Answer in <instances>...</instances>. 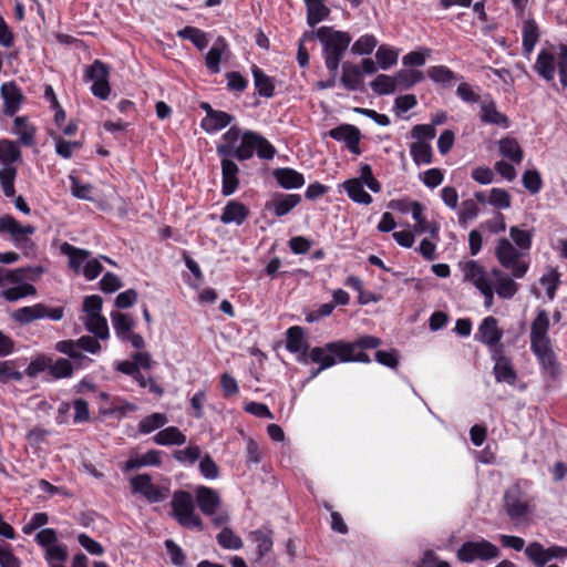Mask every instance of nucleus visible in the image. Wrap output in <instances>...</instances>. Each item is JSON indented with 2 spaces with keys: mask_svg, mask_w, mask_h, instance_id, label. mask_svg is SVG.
<instances>
[{
  "mask_svg": "<svg viewBox=\"0 0 567 567\" xmlns=\"http://www.w3.org/2000/svg\"><path fill=\"white\" fill-rule=\"evenodd\" d=\"M351 347L344 341H333L323 347H315L310 350L309 359L318 363L321 369L333 367L337 361L347 362L351 357Z\"/></svg>",
  "mask_w": 567,
  "mask_h": 567,
  "instance_id": "obj_7",
  "label": "nucleus"
},
{
  "mask_svg": "<svg viewBox=\"0 0 567 567\" xmlns=\"http://www.w3.org/2000/svg\"><path fill=\"white\" fill-rule=\"evenodd\" d=\"M7 226L8 228L6 233L11 236L18 247L27 248L29 245L33 246L32 241L28 238L35 231V228L32 225L23 226L11 216Z\"/></svg>",
  "mask_w": 567,
  "mask_h": 567,
  "instance_id": "obj_28",
  "label": "nucleus"
},
{
  "mask_svg": "<svg viewBox=\"0 0 567 567\" xmlns=\"http://www.w3.org/2000/svg\"><path fill=\"white\" fill-rule=\"evenodd\" d=\"M251 537L257 545V551L260 558L271 550L272 539L270 534L264 533L261 530H255L251 533Z\"/></svg>",
  "mask_w": 567,
  "mask_h": 567,
  "instance_id": "obj_61",
  "label": "nucleus"
},
{
  "mask_svg": "<svg viewBox=\"0 0 567 567\" xmlns=\"http://www.w3.org/2000/svg\"><path fill=\"white\" fill-rule=\"evenodd\" d=\"M153 441L163 446L183 445L186 443V436L176 426H168L157 432Z\"/></svg>",
  "mask_w": 567,
  "mask_h": 567,
  "instance_id": "obj_35",
  "label": "nucleus"
},
{
  "mask_svg": "<svg viewBox=\"0 0 567 567\" xmlns=\"http://www.w3.org/2000/svg\"><path fill=\"white\" fill-rule=\"evenodd\" d=\"M410 154L416 165L431 164L433 151L427 142L415 141L410 145Z\"/></svg>",
  "mask_w": 567,
  "mask_h": 567,
  "instance_id": "obj_43",
  "label": "nucleus"
},
{
  "mask_svg": "<svg viewBox=\"0 0 567 567\" xmlns=\"http://www.w3.org/2000/svg\"><path fill=\"white\" fill-rule=\"evenodd\" d=\"M480 208L473 199H466L462 203L458 212V223L461 226L466 227L470 220L478 216Z\"/></svg>",
  "mask_w": 567,
  "mask_h": 567,
  "instance_id": "obj_57",
  "label": "nucleus"
},
{
  "mask_svg": "<svg viewBox=\"0 0 567 567\" xmlns=\"http://www.w3.org/2000/svg\"><path fill=\"white\" fill-rule=\"evenodd\" d=\"M173 517L184 528H203L200 517L195 513L193 496L185 491H177L172 498Z\"/></svg>",
  "mask_w": 567,
  "mask_h": 567,
  "instance_id": "obj_6",
  "label": "nucleus"
},
{
  "mask_svg": "<svg viewBox=\"0 0 567 567\" xmlns=\"http://www.w3.org/2000/svg\"><path fill=\"white\" fill-rule=\"evenodd\" d=\"M73 370L72 363L68 359L60 358L55 362L50 359L49 372L54 379L70 378Z\"/></svg>",
  "mask_w": 567,
  "mask_h": 567,
  "instance_id": "obj_55",
  "label": "nucleus"
},
{
  "mask_svg": "<svg viewBox=\"0 0 567 567\" xmlns=\"http://www.w3.org/2000/svg\"><path fill=\"white\" fill-rule=\"evenodd\" d=\"M522 182L524 187L532 194H537L543 186L540 174L535 169L526 171L523 174Z\"/></svg>",
  "mask_w": 567,
  "mask_h": 567,
  "instance_id": "obj_62",
  "label": "nucleus"
},
{
  "mask_svg": "<svg viewBox=\"0 0 567 567\" xmlns=\"http://www.w3.org/2000/svg\"><path fill=\"white\" fill-rule=\"evenodd\" d=\"M488 203L501 209H507L511 207L512 199L507 190L502 188H492L489 192Z\"/></svg>",
  "mask_w": 567,
  "mask_h": 567,
  "instance_id": "obj_60",
  "label": "nucleus"
},
{
  "mask_svg": "<svg viewBox=\"0 0 567 567\" xmlns=\"http://www.w3.org/2000/svg\"><path fill=\"white\" fill-rule=\"evenodd\" d=\"M498 556V547L484 538L465 542L456 551L457 559L467 564L475 560L487 561Z\"/></svg>",
  "mask_w": 567,
  "mask_h": 567,
  "instance_id": "obj_8",
  "label": "nucleus"
},
{
  "mask_svg": "<svg viewBox=\"0 0 567 567\" xmlns=\"http://www.w3.org/2000/svg\"><path fill=\"white\" fill-rule=\"evenodd\" d=\"M55 350L60 353L66 354L79 365H83L84 362H91V360L82 353L83 350L78 346L76 342H74V340H62L56 342Z\"/></svg>",
  "mask_w": 567,
  "mask_h": 567,
  "instance_id": "obj_39",
  "label": "nucleus"
},
{
  "mask_svg": "<svg viewBox=\"0 0 567 567\" xmlns=\"http://www.w3.org/2000/svg\"><path fill=\"white\" fill-rule=\"evenodd\" d=\"M423 184L429 188H435L442 184L444 174L440 168H430L420 175Z\"/></svg>",
  "mask_w": 567,
  "mask_h": 567,
  "instance_id": "obj_64",
  "label": "nucleus"
},
{
  "mask_svg": "<svg viewBox=\"0 0 567 567\" xmlns=\"http://www.w3.org/2000/svg\"><path fill=\"white\" fill-rule=\"evenodd\" d=\"M249 216V209L237 200H229L223 209L220 221L225 225H241Z\"/></svg>",
  "mask_w": 567,
  "mask_h": 567,
  "instance_id": "obj_29",
  "label": "nucleus"
},
{
  "mask_svg": "<svg viewBox=\"0 0 567 567\" xmlns=\"http://www.w3.org/2000/svg\"><path fill=\"white\" fill-rule=\"evenodd\" d=\"M114 331L116 336L122 340L126 341V337L132 332L134 326L133 319L125 313L113 311L111 313Z\"/></svg>",
  "mask_w": 567,
  "mask_h": 567,
  "instance_id": "obj_41",
  "label": "nucleus"
},
{
  "mask_svg": "<svg viewBox=\"0 0 567 567\" xmlns=\"http://www.w3.org/2000/svg\"><path fill=\"white\" fill-rule=\"evenodd\" d=\"M13 133L21 145L31 147L35 144L37 127L28 116L14 117Z\"/></svg>",
  "mask_w": 567,
  "mask_h": 567,
  "instance_id": "obj_24",
  "label": "nucleus"
},
{
  "mask_svg": "<svg viewBox=\"0 0 567 567\" xmlns=\"http://www.w3.org/2000/svg\"><path fill=\"white\" fill-rule=\"evenodd\" d=\"M340 81L346 89L350 91L358 90L362 83L361 70L351 62H344Z\"/></svg>",
  "mask_w": 567,
  "mask_h": 567,
  "instance_id": "obj_38",
  "label": "nucleus"
},
{
  "mask_svg": "<svg viewBox=\"0 0 567 567\" xmlns=\"http://www.w3.org/2000/svg\"><path fill=\"white\" fill-rule=\"evenodd\" d=\"M315 34L322 44L326 68L330 73L338 72L340 61L351 43V35L330 27H321Z\"/></svg>",
  "mask_w": 567,
  "mask_h": 567,
  "instance_id": "obj_3",
  "label": "nucleus"
},
{
  "mask_svg": "<svg viewBox=\"0 0 567 567\" xmlns=\"http://www.w3.org/2000/svg\"><path fill=\"white\" fill-rule=\"evenodd\" d=\"M225 49L226 43L224 39L219 38L206 54V66L213 74L220 71L219 63Z\"/></svg>",
  "mask_w": 567,
  "mask_h": 567,
  "instance_id": "obj_44",
  "label": "nucleus"
},
{
  "mask_svg": "<svg viewBox=\"0 0 567 567\" xmlns=\"http://www.w3.org/2000/svg\"><path fill=\"white\" fill-rule=\"evenodd\" d=\"M216 539L217 543L226 549L237 550L244 546L241 538L227 527L221 529Z\"/></svg>",
  "mask_w": 567,
  "mask_h": 567,
  "instance_id": "obj_54",
  "label": "nucleus"
},
{
  "mask_svg": "<svg viewBox=\"0 0 567 567\" xmlns=\"http://www.w3.org/2000/svg\"><path fill=\"white\" fill-rule=\"evenodd\" d=\"M549 318L546 310H538L530 328V348L543 367L551 374L556 372V359L548 338Z\"/></svg>",
  "mask_w": 567,
  "mask_h": 567,
  "instance_id": "obj_2",
  "label": "nucleus"
},
{
  "mask_svg": "<svg viewBox=\"0 0 567 567\" xmlns=\"http://www.w3.org/2000/svg\"><path fill=\"white\" fill-rule=\"evenodd\" d=\"M87 331L93 333L95 338L105 340L109 338V326L106 319L102 315L86 317L84 321Z\"/></svg>",
  "mask_w": 567,
  "mask_h": 567,
  "instance_id": "obj_46",
  "label": "nucleus"
},
{
  "mask_svg": "<svg viewBox=\"0 0 567 567\" xmlns=\"http://www.w3.org/2000/svg\"><path fill=\"white\" fill-rule=\"evenodd\" d=\"M509 236L514 241L515 247H517L520 251L526 254L530 249L533 239L532 231L523 230L517 226H512L509 228Z\"/></svg>",
  "mask_w": 567,
  "mask_h": 567,
  "instance_id": "obj_51",
  "label": "nucleus"
},
{
  "mask_svg": "<svg viewBox=\"0 0 567 567\" xmlns=\"http://www.w3.org/2000/svg\"><path fill=\"white\" fill-rule=\"evenodd\" d=\"M196 501L200 511L208 516L214 515L220 504L219 494L206 486H198L196 488Z\"/></svg>",
  "mask_w": 567,
  "mask_h": 567,
  "instance_id": "obj_25",
  "label": "nucleus"
},
{
  "mask_svg": "<svg viewBox=\"0 0 567 567\" xmlns=\"http://www.w3.org/2000/svg\"><path fill=\"white\" fill-rule=\"evenodd\" d=\"M522 37L523 53L529 59L540 37L539 28L535 20L528 19L523 22Z\"/></svg>",
  "mask_w": 567,
  "mask_h": 567,
  "instance_id": "obj_30",
  "label": "nucleus"
},
{
  "mask_svg": "<svg viewBox=\"0 0 567 567\" xmlns=\"http://www.w3.org/2000/svg\"><path fill=\"white\" fill-rule=\"evenodd\" d=\"M503 502L506 514L516 524L525 520L530 512L529 502L517 484L506 489Z\"/></svg>",
  "mask_w": 567,
  "mask_h": 567,
  "instance_id": "obj_9",
  "label": "nucleus"
},
{
  "mask_svg": "<svg viewBox=\"0 0 567 567\" xmlns=\"http://www.w3.org/2000/svg\"><path fill=\"white\" fill-rule=\"evenodd\" d=\"M161 464V452L151 450L145 454H142L136 457H131L126 461L123 466V470L128 472L143 466H157Z\"/></svg>",
  "mask_w": 567,
  "mask_h": 567,
  "instance_id": "obj_37",
  "label": "nucleus"
},
{
  "mask_svg": "<svg viewBox=\"0 0 567 567\" xmlns=\"http://www.w3.org/2000/svg\"><path fill=\"white\" fill-rule=\"evenodd\" d=\"M221 157V176H223V188L221 192L225 196L234 194L239 185V168L233 161L234 156H220Z\"/></svg>",
  "mask_w": 567,
  "mask_h": 567,
  "instance_id": "obj_19",
  "label": "nucleus"
},
{
  "mask_svg": "<svg viewBox=\"0 0 567 567\" xmlns=\"http://www.w3.org/2000/svg\"><path fill=\"white\" fill-rule=\"evenodd\" d=\"M0 95L3 100L2 113L6 116H14L22 107L24 95L16 82H4L0 86Z\"/></svg>",
  "mask_w": 567,
  "mask_h": 567,
  "instance_id": "obj_14",
  "label": "nucleus"
},
{
  "mask_svg": "<svg viewBox=\"0 0 567 567\" xmlns=\"http://www.w3.org/2000/svg\"><path fill=\"white\" fill-rule=\"evenodd\" d=\"M348 196L355 203L369 205L372 202V197L364 190L362 181L359 178H351L342 184Z\"/></svg>",
  "mask_w": 567,
  "mask_h": 567,
  "instance_id": "obj_34",
  "label": "nucleus"
},
{
  "mask_svg": "<svg viewBox=\"0 0 567 567\" xmlns=\"http://www.w3.org/2000/svg\"><path fill=\"white\" fill-rule=\"evenodd\" d=\"M61 252L69 257V266L76 274L81 271L82 266H84L83 264H85L91 256L89 250L76 248L69 243L61 245Z\"/></svg>",
  "mask_w": 567,
  "mask_h": 567,
  "instance_id": "obj_31",
  "label": "nucleus"
},
{
  "mask_svg": "<svg viewBox=\"0 0 567 567\" xmlns=\"http://www.w3.org/2000/svg\"><path fill=\"white\" fill-rule=\"evenodd\" d=\"M370 85H371L372 91L379 95L391 94L398 87L395 76H390L386 74H379L371 82Z\"/></svg>",
  "mask_w": 567,
  "mask_h": 567,
  "instance_id": "obj_49",
  "label": "nucleus"
},
{
  "mask_svg": "<svg viewBox=\"0 0 567 567\" xmlns=\"http://www.w3.org/2000/svg\"><path fill=\"white\" fill-rule=\"evenodd\" d=\"M427 76L435 83L445 84L455 79V73L445 65H435L429 68Z\"/></svg>",
  "mask_w": 567,
  "mask_h": 567,
  "instance_id": "obj_59",
  "label": "nucleus"
},
{
  "mask_svg": "<svg viewBox=\"0 0 567 567\" xmlns=\"http://www.w3.org/2000/svg\"><path fill=\"white\" fill-rule=\"evenodd\" d=\"M480 118L483 123L502 126L504 128L509 127L511 124L508 117L497 110L495 102L491 99L482 101Z\"/></svg>",
  "mask_w": 567,
  "mask_h": 567,
  "instance_id": "obj_27",
  "label": "nucleus"
},
{
  "mask_svg": "<svg viewBox=\"0 0 567 567\" xmlns=\"http://www.w3.org/2000/svg\"><path fill=\"white\" fill-rule=\"evenodd\" d=\"M396 86L402 89H410L414 84L423 81L424 75L422 71L406 69L399 71L395 75Z\"/></svg>",
  "mask_w": 567,
  "mask_h": 567,
  "instance_id": "obj_50",
  "label": "nucleus"
},
{
  "mask_svg": "<svg viewBox=\"0 0 567 567\" xmlns=\"http://www.w3.org/2000/svg\"><path fill=\"white\" fill-rule=\"evenodd\" d=\"M252 76L255 87L261 96L271 97L274 95L275 85L272 80L264 73L258 66L252 68Z\"/></svg>",
  "mask_w": 567,
  "mask_h": 567,
  "instance_id": "obj_45",
  "label": "nucleus"
},
{
  "mask_svg": "<svg viewBox=\"0 0 567 567\" xmlns=\"http://www.w3.org/2000/svg\"><path fill=\"white\" fill-rule=\"evenodd\" d=\"M216 151L219 156H234L239 161L251 158L255 152L260 158L271 159L276 153L274 146L266 138L251 131L241 135L238 146L218 145Z\"/></svg>",
  "mask_w": 567,
  "mask_h": 567,
  "instance_id": "obj_1",
  "label": "nucleus"
},
{
  "mask_svg": "<svg viewBox=\"0 0 567 567\" xmlns=\"http://www.w3.org/2000/svg\"><path fill=\"white\" fill-rule=\"evenodd\" d=\"M167 417L163 413H153L145 416L138 423V431L143 434L152 433L153 431L164 426L167 423Z\"/></svg>",
  "mask_w": 567,
  "mask_h": 567,
  "instance_id": "obj_52",
  "label": "nucleus"
},
{
  "mask_svg": "<svg viewBox=\"0 0 567 567\" xmlns=\"http://www.w3.org/2000/svg\"><path fill=\"white\" fill-rule=\"evenodd\" d=\"M492 358L495 361L494 375L497 382H504L509 385L515 384L517 374L511 360L503 354L502 349H494Z\"/></svg>",
  "mask_w": 567,
  "mask_h": 567,
  "instance_id": "obj_18",
  "label": "nucleus"
},
{
  "mask_svg": "<svg viewBox=\"0 0 567 567\" xmlns=\"http://www.w3.org/2000/svg\"><path fill=\"white\" fill-rule=\"evenodd\" d=\"M493 290L499 298L512 299L518 291V285L498 268L491 270Z\"/></svg>",
  "mask_w": 567,
  "mask_h": 567,
  "instance_id": "obj_21",
  "label": "nucleus"
},
{
  "mask_svg": "<svg viewBox=\"0 0 567 567\" xmlns=\"http://www.w3.org/2000/svg\"><path fill=\"white\" fill-rule=\"evenodd\" d=\"M503 337L494 317H486L478 326L475 339L489 348L496 347Z\"/></svg>",
  "mask_w": 567,
  "mask_h": 567,
  "instance_id": "obj_20",
  "label": "nucleus"
},
{
  "mask_svg": "<svg viewBox=\"0 0 567 567\" xmlns=\"http://www.w3.org/2000/svg\"><path fill=\"white\" fill-rule=\"evenodd\" d=\"M286 348L292 353L300 354L299 360L307 363L306 352L308 350V343L305 340V333L302 328L298 326L290 327L287 330Z\"/></svg>",
  "mask_w": 567,
  "mask_h": 567,
  "instance_id": "obj_26",
  "label": "nucleus"
},
{
  "mask_svg": "<svg viewBox=\"0 0 567 567\" xmlns=\"http://www.w3.org/2000/svg\"><path fill=\"white\" fill-rule=\"evenodd\" d=\"M499 153L515 163H520L524 156L518 142L513 137H504L498 142Z\"/></svg>",
  "mask_w": 567,
  "mask_h": 567,
  "instance_id": "obj_42",
  "label": "nucleus"
},
{
  "mask_svg": "<svg viewBox=\"0 0 567 567\" xmlns=\"http://www.w3.org/2000/svg\"><path fill=\"white\" fill-rule=\"evenodd\" d=\"M525 555L536 567H545L551 559L567 558V548L557 545L545 548L540 543L533 542L525 548Z\"/></svg>",
  "mask_w": 567,
  "mask_h": 567,
  "instance_id": "obj_11",
  "label": "nucleus"
},
{
  "mask_svg": "<svg viewBox=\"0 0 567 567\" xmlns=\"http://www.w3.org/2000/svg\"><path fill=\"white\" fill-rule=\"evenodd\" d=\"M378 44V40L372 34H364L360 37L351 48L352 53L358 55L370 54Z\"/></svg>",
  "mask_w": 567,
  "mask_h": 567,
  "instance_id": "obj_56",
  "label": "nucleus"
},
{
  "mask_svg": "<svg viewBox=\"0 0 567 567\" xmlns=\"http://www.w3.org/2000/svg\"><path fill=\"white\" fill-rule=\"evenodd\" d=\"M200 447L197 445L188 446L184 450L175 451L174 457L181 463H195L200 457Z\"/></svg>",
  "mask_w": 567,
  "mask_h": 567,
  "instance_id": "obj_63",
  "label": "nucleus"
},
{
  "mask_svg": "<svg viewBox=\"0 0 567 567\" xmlns=\"http://www.w3.org/2000/svg\"><path fill=\"white\" fill-rule=\"evenodd\" d=\"M327 135L336 141L344 142L351 153L357 155L360 154L361 151L359 143L361 133L358 127L350 124H341L338 127L330 130Z\"/></svg>",
  "mask_w": 567,
  "mask_h": 567,
  "instance_id": "obj_17",
  "label": "nucleus"
},
{
  "mask_svg": "<svg viewBox=\"0 0 567 567\" xmlns=\"http://www.w3.org/2000/svg\"><path fill=\"white\" fill-rule=\"evenodd\" d=\"M64 317V308H50L44 303H35L17 309L12 313V319L20 324H29L35 320L49 318L53 321H60Z\"/></svg>",
  "mask_w": 567,
  "mask_h": 567,
  "instance_id": "obj_10",
  "label": "nucleus"
},
{
  "mask_svg": "<svg viewBox=\"0 0 567 567\" xmlns=\"http://www.w3.org/2000/svg\"><path fill=\"white\" fill-rule=\"evenodd\" d=\"M86 76L93 82L92 93L102 100H106L111 92L106 65L99 60L94 61L87 70Z\"/></svg>",
  "mask_w": 567,
  "mask_h": 567,
  "instance_id": "obj_13",
  "label": "nucleus"
},
{
  "mask_svg": "<svg viewBox=\"0 0 567 567\" xmlns=\"http://www.w3.org/2000/svg\"><path fill=\"white\" fill-rule=\"evenodd\" d=\"M233 121V116L223 111H215L202 120L200 126L207 133L223 130Z\"/></svg>",
  "mask_w": 567,
  "mask_h": 567,
  "instance_id": "obj_33",
  "label": "nucleus"
},
{
  "mask_svg": "<svg viewBox=\"0 0 567 567\" xmlns=\"http://www.w3.org/2000/svg\"><path fill=\"white\" fill-rule=\"evenodd\" d=\"M463 272V280L471 282L477 290L492 284L491 272L476 260H467L460 264Z\"/></svg>",
  "mask_w": 567,
  "mask_h": 567,
  "instance_id": "obj_15",
  "label": "nucleus"
},
{
  "mask_svg": "<svg viewBox=\"0 0 567 567\" xmlns=\"http://www.w3.org/2000/svg\"><path fill=\"white\" fill-rule=\"evenodd\" d=\"M177 35L183 39L189 40L199 50L205 49L208 44L205 33L202 30L194 27H185L184 29L177 32Z\"/></svg>",
  "mask_w": 567,
  "mask_h": 567,
  "instance_id": "obj_53",
  "label": "nucleus"
},
{
  "mask_svg": "<svg viewBox=\"0 0 567 567\" xmlns=\"http://www.w3.org/2000/svg\"><path fill=\"white\" fill-rule=\"evenodd\" d=\"M21 156V151L16 142L6 138L0 140V162L3 164L0 169V185L7 197H13L16 194L17 168L12 164L20 161Z\"/></svg>",
  "mask_w": 567,
  "mask_h": 567,
  "instance_id": "obj_4",
  "label": "nucleus"
},
{
  "mask_svg": "<svg viewBox=\"0 0 567 567\" xmlns=\"http://www.w3.org/2000/svg\"><path fill=\"white\" fill-rule=\"evenodd\" d=\"M556 55L548 50H540L534 64L535 72L546 82H553L556 73Z\"/></svg>",
  "mask_w": 567,
  "mask_h": 567,
  "instance_id": "obj_23",
  "label": "nucleus"
},
{
  "mask_svg": "<svg viewBox=\"0 0 567 567\" xmlns=\"http://www.w3.org/2000/svg\"><path fill=\"white\" fill-rule=\"evenodd\" d=\"M307 6V22L310 27L324 20L330 9L324 4V0H303Z\"/></svg>",
  "mask_w": 567,
  "mask_h": 567,
  "instance_id": "obj_36",
  "label": "nucleus"
},
{
  "mask_svg": "<svg viewBox=\"0 0 567 567\" xmlns=\"http://www.w3.org/2000/svg\"><path fill=\"white\" fill-rule=\"evenodd\" d=\"M525 255L515 247L507 238H499L495 248V256L498 262L511 271L514 278H523L528 270V262L522 259Z\"/></svg>",
  "mask_w": 567,
  "mask_h": 567,
  "instance_id": "obj_5",
  "label": "nucleus"
},
{
  "mask_svg": "<svg viewBox=\"0 0 567 567\" xmlns=\"http://www.w3.org/2000/svg\"><path fill=\"white\" fill-rule=\"evenodd\" d=\"M131 486L134 493L142 494L150 503H161L169 495V489L164 486L154 485L148 474L134 476L131 480Z\"/></svg>",
  "mask_w": 567,
  "mask_h": 567,
  "instance_id": "obj_12",
  "label": "nucleus"
},
{
  "mask_svg": "<svg viewBox=\"0 0 567 567\" xmlns=\"http://www.w3.org/2000/svg\"><path fill=\"white\" fill-rule=\"evenodd\" d=\"M301 200L298 194H279L265 204V209L277 217L289 214Z\"/></svg>",
  "mask_w": 567,
  "mask_h": 567,
  "instance_id": "obj_22",
  "label": "nucleus"
},
{
  "mask_svg": "<svg viewBox=\"0 0 567 567\" xmlns=\"http://www.w3.org/2000/svg\"><path fill=\"white\" fill-rule=\"evenodd\" d=\"M42 272L41 267H21L12 270L0 267V287L17 286L25 280H35Z\"/></svg>",
  "mask_w": 567,
  "mask_h": 567,
  "instance_id": "obj_16",
  "label": "nucleus"
},
{
  "mask_svg": "<svg viewBox=\"0 0 567 567\" xmlns=\"http://www.w3.org/2000/svg\"><path fill=\"white\" fill-rule=\"evenodd\" d=\"M55 350L60 353L66 354L79 365H83L84 362H91V360L82 353L83 350L78 346L76 342H74V340H62L56 342Z\"/></svg>",
  "mask_w": 567,
  "mask_h": 567,
  "instance_id": "obj_40",
  "label": "nucleus"
},
{
  "mask_svg": "<svg viewBox=\"0 0 567 567\" xmlns=\"http://www.w3.org/2000/svg\"><path fill=\"white\" fill-rule=\"evenodd\" d=\"M37 293V289L34 286L23 282L11 288L4 289L1 292V296L9 302H14L21 298L28 296H34Z\"/></svg>",
  "mask_w": 567,
  "mask_h": 567,
  "instance_id": "obj_47",
  "label": "nucleus"
},
{
  "mask_svg": "<svg viewBox=\"0 0 567 567\" xmlns=\"http://www.w3.org/2000/svg\"><path fill=\"white\" fill-rule=\"evenodd\" d=\"M399 51L388 45H380L375 53L378 65L382 70H389L398 63Z\"/></svg>",
  "mask_w": 567,
  "mask_h": 567,
  "instance_id": "obj_48",
  "label": "nucleus"
},
{
  "mask_svg": "<svg viewBox=\"0 0 567 567\" xmlns=\"http://www.w3.org/2000/svg\"><path fill=\"white\" fill-rule=\"evenodd\" d=\"M71 186V194L76 197L78 199L83 200H93L92 190L93 186L91 184H81L80 181L73 176L70 175L69 177Z\"/></svg>",
  "mask_w": 567,
  "mask_h": 567,
  "instance_id": "obj_58",
  "label": "nucleus"
},
{
  "mask_svg": "<svg viewBox=\"0 0 567 567\" xmlns=\"http://www.w3.org/2000/svg\"><path fill=\"white\" fill-rule=\"evenodd\" d=\"M274 177L286 189L300 188L305 184L302 174L292 168H277L274 171Z\"/></svg>",
  "mask_w": 567,
  "mask_h": 567,
  "instance_id": "obj_32",
  "label": "nucleus"
}]
</instances>
